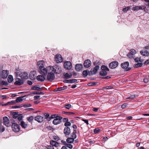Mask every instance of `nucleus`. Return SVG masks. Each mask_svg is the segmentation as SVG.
Here are the masks:
<instances>
[{
    "mask_svg": "<svg viewBox=\"0 0 149 149\" xmlns=\"http://www.w3.org/2000/svg\"><path fill=\"white\" fill-rule=\"evenodd\" d=\"M37 73L35 71L33 70L31 71L29 75L30 79L32 80H35L36 78Z\"/></svg>",
    "mask_w": 149,
    "mask_h": 149,
    "instance_id": "6e6552de",
    "label": "nucleus"
},
{
    "mask_svg": "<svg viewBox=\"0 0 149 149\" xmlns=\"http://www.w3.org/2000/svg\"><path fill=\"white\" fill-rule=\"evenodd\" d=\"M118 63L117 61H115L111 62L109 65V67L112 69L116 68L118 65Z\"/></svg>",
    "mask_w": 149,
    "mask_h": 149,
    "instance_id": "9b49d317",
    "label": "nucleus"
},
{
    "mask_svg": "<svg viewBox=\"0 0 149 149\" xmlns=\"http://www.w3.org/2000/svg\"><path fill=\"white\" fill-rule=\"evenodd\" d=\"M9 74V71L7 70H3L1 74V76L3 79L6 78Z\"/></svg>",
    "mask_w": 149,
    "mask_h": 149,
    "instance_id": "f3484780",
    "label": "nucleus"
},
{
    "mask_svg": "<svg viewBox=\"0 0 149 149\" xmlns=\"http://www.w3.org/2000/svg\"><path fill=\"white\" fill-rule=\"evenodd\" d=\"M89 72V71L87 70H84L82 72L83 76L84 77H87Z\"/></svg>",
    "mask_w": 149,
    "mask_h": 149,
    "instance_id": "2f4dec72",
    "label": "nucleus"
},
{
    "mask_svg": "<svg viewBox=\"0 0 149 149\" xmlns=\"http://www.w3.org/2000/svg\"><path fill=\"white\" fill-rule=\"evenodd\" d=\"M129 63L128 62H126L125 63H122L121 66V67L126 70L128 71L130 70V68L128 67Z\"/></svg>",
    "mask_w": 149,
    "mask_h": 149,
    "instance_id": "9d476101",
    "label": "nucleus"
},
{
    "mask_svg": "<svg viewBox=\"0 0 149 149\" xmlns=\"http://www.w3.org/2000/svg\"><path fill=\"white\" fill-rule=\"evenodd\" d=\"M24 83V82L22 79L18 77L15 78V81L14 82V84L15 85H20Z\"/></svg>",
    "mask_w": 149,
    "mask_h": 149,
    "instance_id": "f8f14e48",
    "label": "nucleus"
},
{
    "mask_svg": "<svg viewBox=\"0 0 149 149\" xmlns=\"http://www.w3.org/2000/svg\"><path fill=\"white\" fill-rule=\"evenodd\" d=\"M44 116H45V117H44L45 118V119L47 118L49 116V115L48 113H45L44 114Z\"/></svg>",
    "mask_w": 149,
    "mask_h": 149,
    "instance_id": "a19ab883",
    "label": "nucleus"
},
{
    "mask_svg": "<svg viewBox=\"0 0 149 149\" xmlns=\"http://www.w3.org/2000/svg\"><path fill=\"white\" fill-rule=\"evenodd\" d=\"M11 127L13 131L15 132H18L20 130L19 126L16 123H13Z\"/></svg>",
    "mask_w": 149,
    "mask_h": 149,
    "instance_id": "423d86ee",
    "label": "nucleus"
},
{
    "mask_svg": "<svg viewBox=\"0 0 149 149\" xmlns=\"http://www.w3.org/2000/svg\"><path fill=\"white\" fill-rule=\"evenodd\" d=\"M27 83L29 84V85H31L32 84H33V83L32 82L30 81H27Z\"/></svg>",
    "mask_w": 149,
    "mask_h": 149,
    "instance_id": "13d9d810",
    "label": "nucleus"
},
{
    "mask_svg": "<svg viewBox=\"0 0 149 149\" xmlns=\"http://www.w3.org/2000/svg\"><path fill=\"white\" fill-rule=\"evenodd\" d=\"M33 120V116H31L27 118V120L29 122H31Z\"/></svg>",
    "mask_w": 149,
    "mask_h": 149,
    "instance_id": "58836bf2",
    "label": "nucleus"
},
{
    "mask_svg": "<svg viewBox=\"0 0 149 149\" xmlns=\"http://www.w3.org/2000/svg\"><path fill=\"white\" fill-rule=\"evenodd\" d=\"M37 65L38 72L41 74L46 75L48 72V70L50 67L49 66L45 67V62L44 60L38 61L37 62Z\"/></svg>",
    "mask_w": 149,
    "mask_h": 149,
    "instance_id": "f257e3e1",
    "label": "nucleus"
},
{
    "mask_svg": "<svg viewBox=\"0 0 149 149\" xmlns=\"http://www.w3.org/2000/svg\"><path fill=\"white\" fill-rule=\"evenodd\" d=\"M64 119L66 121L64 123V125L65 126H68L71 125V123L68 121V118H64Z\"/></svg>",
    "mask_w": 149,
    "mask_h": 149,
    "instance_id": "bb28decb",
    "label": "nucleus"
},
{
    "mask_svg": "<svg viewBox=\"0 0 149 149\" xmlns=\"http://www.w3.org/2000/svg\"><path fill=\"white\" fill-rule=\"evenodd\" d=\"M72 127L74 129V130H76L77 128V126L76 125H74L72 126Z\"/></svg>",
    "mask_w": 149,
    "mask_h": 149,
    "instance_id": "052dcab7",
    "label": "nucleus"
},
{
    "mask_svg": "<svg viewBox=\"0 0 149 149\" xmlns=\"http://www.w3.org/2000/svg\"><path fill=\"white\" fill-rule=\"evenodd\" d=\"M20 125L22 127L24 128H26L27 126V125L24 121H22L21 122Z\"/></svg>",
    "mask_w": 149,
    "mask_h": 149,
    "instance_id": "473e14b6",
    "label": "nucleus"
},
{
    "mask_svg": "<svg viewBox=\"0 0 149 149\" xmlns=\"http://www.w3.org/2000/svg\"><path fill=\"white\" fill-rule=\"evenodd\" d=\"M15 103V101H12L11 102H8L7 104V105H13Z\"/></svg>",
    "mask_w": 149,
    "mask_h": 149,
    "instance_id": "79ce46f5",
    "label": "nucleus"
},
{
    "mask_svg": "<svg viewBox=\"0 0 149 149\" xmlns=\"http://www.w3.org/2000/svg\"><path fill=\"white\" fill-rule=\"evenodd\" d=\"M49 67L50 68L48 70V72L52 71L54 74H59L61 73V68L59 66L56 65L53 66L49 65Z\"/></svg>",
    "mask_w": 149,
    "mask_h": 149,
    "instance_id": "7ed1b4c3",
    "label": "nucleus"
},
{
    "mask_svg": "<svg viewBox=\"0 0 149 149\" xmlns=\"http://www.w3.org/2000/svg\"><path fill=\"white\" fill-rule=\"evenodd\" d=\"M149 63V59L147 60L144 63V64L147 65Z\"/></svg>",
    "mask_w": 149,
    "mask_h": 149,
    "instance_id": "bf43d9fd",
    "label": "nucleus"
},
{
    "mask_svg": "<svg viewBox=\"0 0 149 149\" xmlns=\"http://www.w3.org/2000/svg\"><path fill=\"white\" fill-rule=\"evenodd\" d=\"M136 53V50L134 49H131L130 53L127 55V57L130 58H132L133 57V55Z\"/></svg>",
    "mask_w": 149,
    "mask_h": 149,
    "instance_id": "2eb2a0df",
    "label": "nucleus"
},
{
    "mask_svg": "<svg viewBox=\"0 0 149 149\" xmlns=\"http://www.w3.org/2000/svg\"><path fill=\"white\" fill-rule=\"evenodd\" d=\"M50 143L52 146L57 147L59 145V143L58 142L53 140L51 141H50Z\"/></svg>",
    "mask_w": 149,
    "mask_h": 149,
    "instance_id": "b1692460",
    "label": "nucleus"
},
{
    "mask_svg": "<svg viewBox=\"0 0 149 149\" xmlns=\"http://www.w3.org/2000/svg\"><path fill=\"white\" fill-rule=\"evenodd\" d=\"M66 147H68L70 149H72L73 148V146L71 144H66Z\"/></svg>",
    "mask_w": 149,
    "mask_h": 149,
    "instance_id": "a18cd8bd",
    "label": "nucleus"
},
{
    "mask_svg": "<svg viewBox=\"0 0 149 149\" xmlns=\"http://www.w3.org/2000/svg\"><path fill=\"white\" fill-rule=\"evenodd\" d=\"M99 68V67L97 65L95 66L93 68L91 69V73L93 74H96Z\"/></svg>",
    "mask_w": 149,
    "mask_h": 149,
    "instance_id": "4be33fe9",
    "label": "nucleus"
},
{
    "mask_svg": "<svg viewBox=\"0 0 149 149\" xmlns=\"http://www.w3.org/2000/svg\"><path fill=\"white\" fill-rule=\"evenodd\" d=\"M13 80V78L12 75H10L8 76V83H11Z\"/></svg>",
    "mask_w": 149,
    "mask_h": 149,
    "instance_id": "cd10ccee",
    "label": "nucleus"
},
{
    "mask_svg": "<svg viewBox=\"0 0 149 149\" xmlns=\"http://www.w3.org/2000/svg\"><path fill=\"white\" fill-rule=\"evenodd\" d=\"M53 138L55 140L57 141L59 140V138L58 136H53Z\"/></svg>",
    "mask_w": 149,
    "mask_h": 149,
    "instance_id": "de8ad7c7",
    "label": "nucleus"
},
{
    "mask_svg": "<svg viewBox=\"0 0 149 149\" xmlns=\"http://www.w3.org/2000/svg\"><path fill=\"white\" fill-rule=\"evenodd\" d=\"M126 118L127 120H130L132 118V117L131 116H128L126 117Z\"/></svg>",
    "mask_w": 149,
    "mask_h": 149,
    "instance_id": "680f3d73",
    "label": "nucleus"
},
{
    "mask_svg": "<svg viewBox=\"0 0 149 149\" xmlns=\"http://www.w3.org/2000/svg\"><path fill=\"white\" fill-rule=\"evenodd\" d=\"M13 118L16 119L17 118L19 114H18V113H17L16 112H15V113H13Z\"/></svg>",
    "mask_w": 149,
    "mask_h": 149,
    "instance_id": "4c0bfd02",
    "label": "nucleus"
},
{
    "mask_svg": "<svg viewBox=\"0 0 149 149\" xmlns=\"http://www.w3.org/2000/svg\"><path fill=\"white\" fill-rule=\"evenodd\" d=\"M64 132L66 135H69L70 133V128L65 127L64 129Z\"/></svg>",
    "mask_w": 149,
    "mask_h": 149,
    "instance_id": "412c9836",
    "label": "nucleus"
},
{
    "mask_svg": "<svg viewBox=\"0 0 149 149\" xmlns=\"http://www.w3.org/2000/svg\"><path fill=\"white\" fill-rule=\"evenodd\" d=\"M58 116H57V115L56 114H53L51 116V118L53 119L54 118H56Z\"/></svg>",
    "mask_w": 149,
    "mask_h": 149,
    "instance_id": "603ef678",
    "label": "nucleus"
},
{
    "mask_svg": "<svg viewBox=\"0 0 149 149\" xmlns=\"http://www.w3.org/2000/svg\"><path fill=\"white\" fill-rule=\"evenodd\" d=\"M15 75L17 77H19L22 79H29V72L22 70L19 68H16L14 71Z\"/></svg>",
    "mask_w": 149,
    "mask_h": 149,
    "instance_id": "f03ea898",
    "label": "nucleus"
},
{
    "mask_svg": "<svg viewBox=\"0 0 149 149\" xmlns=\"http://www.w3.org/2000/svg\"><path fill=\"white\" fill-rule=\"evenodd\" d=\"M36 79L38 81L42 82L45 80V78L44 75H40L36 77Z\"/></svg>",
    "mask_w": 149,
    "mask_h": 149,
    "instance_id": "aec40b11",
    "label": "nucleus"
},
{
    "mask_svg": "<svg viewBox=\"0 0 149 149\" xmlns=\"http://www.w3.org/2000/svg\"><path fill=\"white\" fill-rule=\"evenodd\" d=\"M146 7L145 5H141L140 6H139V10H143L146 13L147 12L148 10L146 9Z\"/></svg>",
    "mask_w": 149,
    "mask_h": 149,
    "instance_id": "393cba45",
    "label": "nucleus"
},
{
    "mask_svg": "<svg viewBox=\"0 0 149 149\" xmlns=\"http://www.w3.org/2000/svg\"><path fill=\"white\" fill-rule=\"evenodd\" d=\"M62 119L61 116H58L56 118L54 119L53 121V123L55 125H57L61 123V120Z\"/></svg>",
    "mask_w": 149,
    "mask_h": 149,
    "instance_id": "1a4fd4ad",
    "label": "nucleus"
},
{
    "mask_svg": "<svg viewBox=\"0 0 149 149\" xmlns=\"http://www.w3.org/2000/svg\"><path fill=\"white\" fill-rule=\"evenodd\" d=\"M3 120L4 124L7 127L9 126L10 121L8 118L7 117L5 116L3 117Z\"/></svg>",
    "mask_w": 149,
    "mask_h": 149,
    "instance_id": "dca6fc26",
    "label": "nucleus"
},
{
    "mask_svg": "<svg viewBox=\"0 0 149 149\" xmlns=\"http://www.w3.org/2000/svg\"><path fill=\"white\" fill-rule=\"evenodd\" d=\"M110 77H111L109 76H107V77H103V78L107 79H109V78H110Z\"/></svg>",
    "mask_w": 149,
    "mask_h": 149,
    "instance_id": "338daca9",
    "label": "nucleus"
},
{
    "mask_svg": "<svg viewBox=\"0 0 149 149\" xmlns=\"http://www.w3.org/2000/svg\"><path fill=\"white\" fill-rule=\"evenodd\" d=\"M77 133V131L76 130H73V132L72 133V134L71 136V138H72L74 139H75L76 137L77 136L76 135V133Z\"/></svg>",
    "mask_w": 149,
    "mask_h": 149,
    "instance_id": "c756f323",
    "label": "nucleus"
},
{
    "mask_svg": "<svg viewBox=\"0 0 149 149\" xmlns=\"http://www.w3.org/2000/svg\"><path fill=\"white\" fill-rule=\"evenodd\" d=\"M47 149H54V148L52 146H49L47 147Z\"/></svg>",
    "mask_w": 149,
    "mask_h": 149,
    "instance_id": "6e6d98bb",
    "label": "nucleus"
},
{
    "mask_svg": "<svg viewBox=\"0 0 149 149\" xmlns=\"http://www.w3.org/2000/svg\"><path fill=\"white\" fill-rule=\"evenodd\" d=\"M100 131V130L98 128H96L94 130V132L95 133H97Z\"/></svg>",
    "mask_w": 149,
    "mask_h": 149,
    "instance_id": "3c124183",
    "label": "nucleus"
},
{
    "mask_svg": "<svg viewBox=\"0 0 149 149\" xmlns=\"http://www.w3.org/2000/svg\"><path fill=\"white\" fill-rule=\"evenodd\" d=\"M140 53L143 56H148L149 55V52L146 50H141L140 51Z\"/></svg>",
    "mask_w": 149,
    "mask_h": 149,
    "instance_id": "6ab92c4d",
    "label": "nucleus"
},
{
    "mask_svg": "<svg viewBox=\"0 0 149 149\" xmlns=\"http://www.w3.org/2000/svg\"><path fill=\"white\" fill-rule=\"evenodd\" d=\"M130 9V7L127 6L126 7L124 8L123 9V10L124 12H125L126 11Z\"/></svg>",
    "mask_w": 149,
    "mask_h": 149,
    "instance_id": "ea45409f",
    "label": "nucleus"
},
{
    "mask_svg": "<svg viewBox=\"0 0 149 149\" xmlns=\"http://www.w3.org/2000/svg\"><path fill=\"white\" fill-rule=\"evenodd\" d=\"M101 69L102 70H107V71H109V70L108 68L106 66H105L104 65H103L101 67Z\"/></svg>",
    "mask_w": 149,
    "mask_h": 149,
    "instance_id": "c9c22d12",
    "label": "nucleus"
},
{
    "mask_svg": "<svg viewBox=\"0 0 149 149\" xmlns=\"http://www.w3.org/2000/svg\"><path fill=\"white\" fill-rule=\"evenodd\" d=\"M34 98L35 100H40V97L39 95H36L34 96Z\"/></svg>",
    "mask_w": 149,
    "mask_h": 149,
    "instance_id": "c03bdc74",
    "label": "nucleus"
},
{
    "mask_svg": "<svg viewBox=\"0 0 149 149\" xmlns=\"http://www.w3.org/2000/svg\"><path fill=\"white\" fill-rule=\"evenodd\" d=\"M74 139L71 137H70L67 138L66 141L67 143H72L74 141Z\"/></svg>",
    "mask_w": 149,
    "mask_h": 149,
    "instance_id": "7c9ffc66",
    "label": "nucleus"
},
{
    "mask_svg": "<svg viewBox=\"0 0 149 149\" xmlns=\"http://www.w3.org/2000/svg\"><path fill=\"white\" fill-rule=\"evenodd\" d=\"M127 106V104H123L122 105L121 108L122 109H124Z\"/></svg>",
    "mask_w": 149,
    "mask_h": 149,
    "instance_id": "5fc2aeb1",
    "label": "nucleus"
},
{
    "mask_svg": "<svg viewBox=\"0 0 149 149\" xmlns=\"http://www.w3.org/2000/svg\"><path fill=\"white\" fill-rule=\"evenodd\" d=\"M149 81V76L146 77L143 79V81L145 83H148Z\"/></svg>",
    "mask_w": 149,
    "mask_h": 149,
    "instance_id": "e433bc0d",
    "label": "nucleus"
},
{
    "mask_svg": "<svg viewBox=\"0 0 149 149\" xmlns=\"http://www.w3.org/2000/svg\"><path fill=\"white\" fill-rule=\"evenodd\" d=\"M108 71L107 70H102L100 72V74L101 75L104 76L107 75V74Z\"/></svg>",
    "mask_w": 149,
    "mask_h": 149,
    "instance_id": "c85d7f7f",
    "label": "nucleus"
},
{
    "mask_svg": "<svg viewBox=\"0 0 149 149\" xmlns=\"http://www.w3.org/2000/svg\"><path fill=\"white\" fill-rule=\"evenodd\" d=\"M64 68L68 70L71 69L72 68V65L70 61H66L64 63Z\"/></svg>",
    "mask_w": 149,
    "mask_h": 149,
    "instance_id": "4468645a",
    "label": "nucleus"
},
{
    "mask_svg": "<svg viewBox=\"0 0 149 149\" xmlns=\"http://www.w3.org/2000/svg\"><path fill=\"white\" fill-rule=\"evenodd\" d=\"M68 81H69L68 83H72L76 82L77 81V80L76 79L69 80Z\"/></svg>",
    "mask_w": 149,
    "mask_h": 149,
    "instance_id": "49530a36",
    "label": "nucleus"
},
{
    "mask_svg": "<svg viewBox=\"0 0 149 149\" xmlns=\"http://www.w3.org/2000/svg\"><path fill=\"white\" fill-rule=\"evenodd\" d=\"M32 89L34 90L40 91L41 90V88L38 86L35 85L32 87Z\"/></svg>",
    "mask_w": 149,
    "mask_h": 149,
    "instance_id": "f704fd0d",
    "label": "nucleus"
},
{
    "mask_svg": "<svg viewBox=\"0 0 149 149\" xmlns=\"http://www.w3.org/2000/svg\"><path fill=\"white\" fill-rule=\"evenodd\" d=\"M61 149H67V148L66 146H63L62 147Z\"/></svg>",
    "mask_w": 149,
    "mask_h": 149,
    "instance_id": "774afa93",
    "label": "nucleus"
},
{
    "mask_svg": "<svg viewBox=\"0 0 149 149\" xmlns=\"http://www.w3.org/2000/svg\"><path fill=\"white\" fill-rule=\"evenodd\" d=\"M134 60L135 62L138 63L135 65L136 67H140L143 65V64L142 62L144 60L141 59V57H137Z\"/></svg>",
    "mask_w": 149,
    "mask_h": 149,
    "instance_id": "39448f33",
    "label": "nucleus"
},
{
    "mask_svg": "<svg viewBox=\"0 0 149 149\" xmlns=\"http://www.w3.org/2000/svg\"><path fill=\"white\" fill-rule=\"evenodd\" d=\"M98 109L97 108H94L93 109V110L95 112H97L98 111Z\"/></svg>",
    "mask_w": 149,
    "mask_h": 149,
    "instance_id": "69168bd1",
    "label": "nucleus"
},
{
    "mask_svg": "<svg viewBox=\"0 0 149 149\" xmlns=\"http://www.w3.org/2000/svg\"><path fill=\"white\" fill-rule=\"evenodd\" d=\"M71 105L70 104H68L66 105L65 107L66 108L68 109H69L71 107Z\"/></svg>",
    "mask_w": 149,
    "mask_h": 149,
    "instance_id": "09e8293b",
    "label": "nucleus"
},
{
    "mask_svg": "<svg viewBox=\"0 0 149 149\" xmlns=\"http://www.w3.org/2000/svg\"><path fill=\"white\" fill-rule=\"evenodd\" d=\"M9 83H8V82H6L5 81H2V84L3 85L5 86H7L8 85Z\"/></svg>",
    "mask_w": 149,
    "mask_h": 149,
    "instance_id": "37998d69",
    "label": "nucleus"
},
{
    "mask_svg": "<svg viewBox=\"0 0 149 149\" xmlns=\"http://www.w3.org/2000/svg\"><path fill=\"white\" fill-rule=\"evenodd\" d=\"M138 8H139V6H134L133 7V9L134 10H139V9H138Z\"/></svg>",
    "mask_w": 149,
    "mask_h": 149,
    "instance_id": "864d4df0",
    "label": "nucleus"
},
{
    "mask_svg": "<svg viewBox=\"0 0 149 149\" xmlns=\"http://www.w3.org/2000/svg\"><path fill=\"white\" fill-rule=\"evenodd\" d=\"M47 77V79L49 81H51L55 79V74L54 72L52 71L48 72Z\"/></svg>",
    "mask_w": 149,
    "mask_h": 149,
    "instance_id": "20e7f679",
    "label": "nucleus"
},
{
    "mask_svg": "<svg viewBox=\"0 0 149 149\" xmlns=\"http://www.w3.org/2000/svg\"><path fill=\"white\" fill-rule=\"evenodd\" d=\"M82 65L81 64H77L76 65L75 70L77 71H80L81 69Z\"/></svg>",
    "mask_w": 149,
    "mask_h": 149,
    "instance_id": "a878e982",
    "label": "nucleus"
},
{
    "mask_svg": "<svg viewBox=\"0 0 149 149\" xmlns=\"http://www.w3.org/2000/svg\"><path fill=\"white\" fill-rule=\"evenodd\" d=\"M64 76L66 78H70L71 77L72 74L71 73H66L64 75Z\"/></svg>",
    "mask_w": 149,
    "mask_h": 149,
    "instance_id": "72a5a7b5",
    "label": "nucleus"
},
{
    "mask_svg": "<svg viewBox=\"0 0 149 149\" xmlns=\"http://www.w3.org/2000/svg\"><path fill=\"white\" fill-rule=\"evenodd\" d=\"M24 96H20L17 97L16 99L15 100V103H19L22 102L24 100Z\"/></svg>",
    "mask_w": 149,
    "mask_h": 149,
    "instance_id": "5701e85b",
    "label": "nucleus"
},
{
    "mask_svg": "<svg viewBox=\"0 0 149 149\" xmlns=\"http://www.w3.org/2000/svg\"><path fill=\"white\" fill-rule=\"evenodd\" d=\"M91 64V61L89 59H87L85 60L84 63V65L85 67L88 68L89 67Z\"/></svg>",
    "mask_w": 149,
    "mask_h": 149,
    "instance_id": "a211bd4d",
    "label": "nucleus"
},
{
    "mask_svg": "<svg viewBox=\"0 0 149 149\" xmlns=\"http://www.w3.org/2000/svg\"><path fill=\"white\" fill-rule=\"evenodd\" d=\"M83 121H84L85 123H86L88 125V121L87 120H85V119H82V120Z\"/></svg>",
    "mask_w": 149,
    "mask_h": 149,
    "instance_id": "4d7b16f0",
    "label": "nucleus"
},
{
    "mask_svg": "<svg viewBox=\"0 0 149 149\" xmlns=\"http://www.w3.org/2000/svg\"><path fill=\"white\" fill-rule=\"evenodd\" d=\"M63 90V89L62 88H58L56 91H61L62 90Z\"/></svg>",
    "mask_w": 149,
    "mask_h": 149,
    "instance_id": "e2e57ef3",
    "label": "nucleus"
},
{
    "mask_svg": "<svg viewBox=\"0 0 149 149\" xmlns=\"http://www.w3.org/2000/svg\"><path fill=\"white\" fill-rule=\"evenodd\" d=\"M17 118L20 121L21 120L22 118V116L21 115L19 114Z\"/></svg>",
    "mask_w": 149,
    "mask_h": 149,
    "instance_id": "8fccbe9b",
    "label": "nucleus"
},
{
    "mask_svg": "<svg viewBox=\"0 0 149 149\" xmlns=\"http://www.w3.org/2000/svg\"><path fill=\"white\" fill-rule=\"evenodd\" d=\"M55 61L57 63H61L63 61L61 55L59 54H57L55 56Z\"/></svg>",
    "mask_w": 149,
    "mask_h": 149,
    "instance_id": "0eeeda50",
    "label": "nucleus"
},
{
    "mask_svg": "<svg viewBox=\"0 0 149 149\" xmlns=\"http://www.w3.org/2000/svg\"><path fill=\"white\" fill-rule=\"evenodd\" d=\"M35 120L39 123L42 122L45 120V118L40 115L36 116L35 118Z\"/></svg>",
    "mask_w": 149,
    "mask_h": 149,
    "instance_id": "ddd939ff",
    "label": "nucleus"
},
{
    "mask_svg": "<svg viewBox=\"0 0 149 149\" xmlns=\"http://www.w3.org/2000/svg\"><path fill=\"white\" fill-rule=\"evenodd\" d=\"M96 83H92L88 84V85H96Z\"/></svg>",
    "mask_w": 149,
    "mask_h": 149,
    "instance_id": "0e129e2a",
    "label": "nucleus"
}]
</instances>
